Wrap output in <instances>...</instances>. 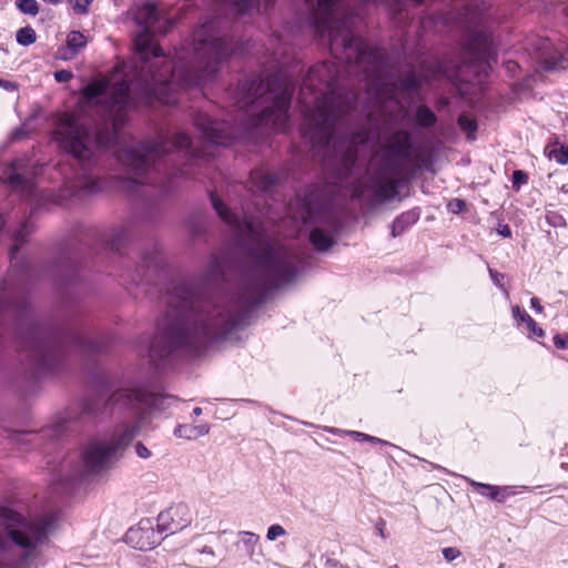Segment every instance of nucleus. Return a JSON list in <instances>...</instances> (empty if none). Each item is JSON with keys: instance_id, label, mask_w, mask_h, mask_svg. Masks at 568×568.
I'll return each instance as SVG.
<instances>
[{"instance_id": "nucleus-1", "label": "nucleus", "mask_w": 568, "mask_h": 568, "mask_svg": "<svg viewBox=\"0 0 568 568\" xmlns=\"http://www.w3.org/2000/svg\"><path fill=\"white\" fill-rule=\"evenodd\" d=\"M251 297L233 302L225 297L204 296L192 284L181 282L169 293V310L158 325V335L146 349L152 359L173 349L200 347L226 337L243 323Z\"/></svg>"}, {"instance_id": "nucleus-2", "label": "nucleus", "mask_w": 568, "mask_h": 568, "mask_svg": "<svg viewBox=\"0 0 568 568\" xmlns=\"http://www.w3.org/2000/svg\"><path fill=\"white\" fill-rule=\"evenodd\" d=\"M338 79L339 71L334 62L325 61L310 69L298 98L304 113L301 132L314 149H328L332 145L338 162V184L352 187V197L359 199L366 194L367 185L355 179L361 171L357 166V142L337 141L333 134L336 120L347 113L355 102V94L341 89Z\"/></svg>"}, {"instance_id": "nucleus-3", "label": "nucleus", "mask_w": 568, "mask_h": 568, "mask_svg": "<svg viewBox=\"0 0 568 568\" xmlns=\"http://www.w3.org/2000/svg\"><path fill=\"white\" fill-rule=\"evenodd\" d=\"M213 22L205 23L195 33V45L191 61L185 62L183 55L172 63L163 57L162 49L153 41L152 29L144 28L134 39V47L139 54L141 69L140 81L144 83V93L168 102L163 94L171 87L199 85L212 77L219 64L230 55L226 40L215 36Z\"/></svg>"}, {"instance_id": "nucleus-4", "label": "nucleus", "mask_w": 568, "mask_h": 568, "mask_svg": "<svg viewBox=\"0 0 568 568\" xmlns=\"http://www.w3.org/2000/svg\"><path fill=\"white\" fill-rule=\"evenodd\" d=\"M60 521V511L24 516L0 506V568H30Z\"/></svg>"}, {"instance_id": "nucleus-5", "label": "nucleus", "mask_w": 568, "mask_h": 568, "mask_svg": "<svg viewBox=\"0 0 568 568\" xmlns=\"http://www.w3.org/2000/svg\"><path fill=\"white\" fill-rule=\"evenodd\" d=\"M211 201L219 216L234 230L237 236L256 241L254 256L270 286L277 287L290 283L296 276L297 257L287 248L264 237L260 232V224L253 216L244 214L241 220L215 195H211Z\"/></svg>"}, {"instance_id": "nucleus-6", "label": "nucleus", "mask_w": 568, "mask_h": 568, "mask_svg": "<svg viewBox=\"0 0 568 568\" xmlns=\"http://www.w3.org/2000/svg\"><path fill=\"white\" fill-rule=\"evenodd\" d=\"M483 0H468L464 3V84L471 82L466 75L473 74L476 83L481 84L495 59V48L488 18Z\"/></svg>"}, {"instance_id": "nucleus-7", "label": "nucleus", "mask_w": 568, "mask_h": 568, "mask_svg": "<svg viewBox=\"0 0 568 568\" xmlns=\"http://www.w3.org/2000/svg\"><path fill=\"white\" fill-rule=\"evenodd\" d=\"M293 84L278 77L258 80L241 85L242 97L237 103L241 108H265L251 119L252 126H270L285 130L288 121V108L293 95Z\"/></svg>"}, {"instance_id": "nucleus-8", "label": "nucleus", "mask_w": 568, "mask_h": 568, "mask_svg": "<svg viewBox=\"0 0 568 568\" xmlns=\"http://www.w3.org/2000/svg\"><path fill=\"white\" fill-rule=\"evenodd\" d=\"M139 432L138 423L120 425L110 436L88 444L81 454L83 469L68 475L62 480V486L74 489L84 483L87 473L97 474L111 467L118 459L119 453L133 440Z\"/></svg>"}, {"instance_id": "nucleus-9", "label": "nucleus", "mask_w": 568, "mask_h": 568, "mask_svg": "<svg viewBox=\"0 0 568 568\" xmlns=\"http://www.w3.org/2000/svg\"><path fill=\"white\" fill-rule=\"evenodd\" d=\"M191 145V139L183 132L174 134L172 139L160 138L148 144L124 149L118 158L128 166L130 176L123 181L122 187L128 192H135L138 185L149 183L148 174L155 169L158 162L168 153Z\"/></svg>"}, {"instance_id": "nucleus-10", "label": "nucleus", "mask_w": 568, "mask_h": 568, "mask_svg": "<svg viewBox=\"0 0 568 568\" xmlns=\"http://www.w3.org/2000/svg\"><path fill=\"white\" fill-rule=\"evenodd\" d=\"M410 156V134L398 131L392 135L379 172L371 179V200L382 203L394 199L397 193L396 179Z\"/></svg>"}, {"instance_id": "nucleus-11", "label": "nucleus", "mask_w": 568, "mask_h": 568, "mask_svg": "<svg viewBox=\"0 0 568 568\" xmlns=\"http://www.w3.org/2000/svg\"><path fill=\"white\" fill-rule=\"evenodd\" d=\"M59 148L70 154L87 171L93 163L100 140L73 113L61 116L54 131Z\"/></svg>"}, {"instance_id": "nucleus-12", "label": "nucleus", "mask_w": 568, "mask_h": 568, "mask_svg": "<svg viewBox=\"0 0 568 568\" xmlns=\"http://www.w3.org/2000/svg\"><path fill=\"white\" fill-rule=\"evenodd\" d=\"M82 97L92 100L105 95V106L113 114V128L118 131L124 123V113L130 105L129 83L113 75L110 80H94L81 90Z\"/></svg>"}, {"instance_id": "nucleus-13", "label": "nucleus", "mask_w": 568, "mask_h": 568, "mask_svg": "<svg viewBox=\"0 0 568 568\" xmlns=\"http://www.w3.org/2000/svg\"><path fill=\"white\" fill-rule=\"evenodd\" d=\"M163 532L151 519H142L136 527L126 531L125 541L139 550L146 551L160 545Z\"/></svg>"}, {"instance_id": "nucleus-14", "label": "nucleus", "mask_w": 568, "mask_h": 568, "mask_svg": "<svg viewBox=\"0 0 568 568\" xmlns=\"http://www.w3.org/2000/svg\"><path fill=\"white\" fill-rule=\"evenodd\" d=\"M172 397L162 394L151 393L141 387L121 388L110 398L113 405L134 406V403L144 404L151 408H162L165 400Z\"/></svg>"}, {"instance_id": "nucleus-15", "label": "nucleus", "mask_w": 568, "mask_h": 568, "mask_svg": "<svg viewBox=\"0 0 568 568\" xmlns=\"http://www.w3.org/2000/svg\"><path fill=\"white\" fill-rule=\"evenodd\" d=\"M192 520L191 511L186 504L180 501L158 516V526L162 531L174 534L186 527Z\"/></svg>"}, {"instance_id": "nucleus-16", "label": "nucleus", "mask_w": 568, "mask_h": 568, "mask_svg": "<svg viewBox=\"0 0 568 568\" xmlns=\"http://www.w3.org/2000/svg\"><path fill=\"white\" fill-rule=\"evenodd\" d=\"M134 19L138 24L159 31V33H166L172 27V22L169 19H162L160 11L154 3H143L136 6L134 9Z\"/></svg>"}, {"instance_id": "nucleus-17", "label": "nucleus", "mask_w": 568, "mask_h": 568, "mask_svg": "<svg viewBox=\"0 0 568 568\" xmlns=\"http://www.w3.org/2000/svg\"><path fill=\"white\" fill-rule=\"evenodd\" d=\"M195 125L202 131L203 138L210 143L222 145L229 143L232 139L225 122L212 120L206 114H199L195 118Z\"/></svg>"}, {"instance_id": "nucleus-18", "label": "nucleus", "mask_w": 568, "mask_h": 568, "mask_svg": "<svg viewBox=\"0 0 568 568\" xmlns=\"http://www.w3.org/2000/svg\"><path fill=\"white\" fill-rule=\"evenodd\" d=\"M470 484L477 487L476 493L483 497H510L515 495L532 493L527 486H490L484 484H475L474 481H470Z\"/></svg>"}, {"instance_id": "nucleus-19", "label": "nucleus", "mask_w": 568, "mask_h": 568, "mask_svg": "<svg viewBox=\"0 0 568 568\" xmlns=\"http://www.w3.org/2000/svg\"><path fill=\"white\" fill-rule=\"evenodd\" d=\"M88 43L87 37L80 31H71L67 37V45L58 50V58L73 59Z\"/></svg>"}, {"instance_id": "nucleus-20", "label": "nucleus", "mask_w": 568, "mask_h": 568, "mask_svg": "<svg viewBox=\"0 0 568 568\" xmlns=\"http://www.w3.org/2000/svg\"><path fill=\"white\" fill-rule=\"evenodd\" d=\"M513 317L517 322L518 325L524 324L529 335L536 337H542L545 332L541 327L537 325L535 320L524 310H521L518 305L511 307Z\"/></svg>"}, {"instance_id": "nucleus-21", "label": "nucleus", "mask_w": 568, "mask_h": 568, "mask_svg": "<svg viewBox=\"0 0 568 568\" xmlns=\"http://www.w3.org/2000/svg\"><path fill=\"white\" fill-rule=\"evenodd\" d=\"M32 230L33 225L29 221H26L20 225V227L17 231H14L12 235L14 244L10 248L11 258L14 257V255L19 251V245L26 241L27 236L32 232Z\"/></svg>"}, {"instance_id": "nucleus-22", "label": "nucleus", "mask_w": 568, "mask_h": 568, "mask_svg": "<svg viewBox=\"0 0 568 568\" xmlns=\"http://www.w3.org/2000/svg\"><path fill=\"white\" fill-rule=\"evenodd\" d=\"M417 220V216L415 213L413 212H406V213H403L402 215H399L394 222H393V225H392V235L395 237V236H398L400 235L405 230L406 227H408L409 225H412L413 223H415Z\"/></svg>"}, {"instance_id": "nucleus-23", "label": "nucleus", "mask_w": 568, "mask_h": 568, "mask_svg": "<svg viewBox=\"0 0 568 568\" xmlns=\"http://www.w3.org/2000/svg\"><path fill=\"white\" fill-rule=\"evenodd\" d=\"M210 427L207 425L201 426H179L175 428L174 434L178 437H184L187 439L204 436L209 433Z\"/></svg>"}, {"instance_id": "nucleus-24", "label": "nucleus", "mask_w": 568, "mask_h": 568, "mask_svg": "<svg viewBox=\"0 0 568 568\" xmlns=\"http://www.w3.org/2000/svg\"><path fill=\"white\" fill-rule=\"evenodd\" d=\"M311 243L318 251H326L333 245V240L331 236L325 234L320 229H314L310 234Z\"/></svg>"}, {"instance_id": "nucleus-25", "label": "nucleus", "mask_w": 568, "mask_h": 568, "mask_svg": "<svg viewBox=\"0 0 568 568\" xmlns=\"http://www.w3.org/2000/svg\"><path fill=\"white\" fill-rule=\"evenodd\" d=\"M546 155L549 160H555L558 164L565 165L568 163V146L565 145H548L545 149Z\"/></svg>"}, {"instance_id": "nucleus-26", "label": "nucleus", "mask_w": 568, "mask_h": 568, "mask_svg": "<svg viewBox=\"0 0 568 568\" xmlns=\"http://www.w3.org/2000/svg\"><path fill=\"white\" fill-rule=\"evenodd\" d=\"M241 542L245 554L253 559L258 542V536L250 531H241Z\"/></svg>"}, {"instance_id": "nucleus-27", "label": "nucleus", "mask_w": 568, "mask_h": 568, "mask_svg": "<svg viewBox=\"0 0 568 568\" xmlns=\"http://www.w3.org/2000/svg\"><path fill=\"white\" fill-rule=\"evenodd\" d=\"M34 356L43 366H50L51 348L43 342H37L33 347Z\"/></svg>"}, {"instance_id": "nucleus-28", "label": "nucleus", "mask_w": 568, "mask_h": 568, "mask_svg": "<svg viewBox=\"0 0 568 568\" xmlns=\"http://www.w3.org/2000/svg\"><path fill=\"white\" fill-rule=\"evenodd\" d=\"M436 121L433 111L427 106H419L416 111V122L422 126H430Z\"/></svg>"}, {"instance_id": "nucleus-29", "label": "nucleus", "mask_w": 568, "mask_h": 568, "mask_svg": "<svg viewBox=\"0 0 568 568\" xmlns=\"http://www.w3.org/2000/svg\"><path fill=\"white\" fill-rule=\"evenodd\" d=\"M222 274V262L219 257L214 256L210 260L205 270V281L216 280Z\"/></svg>"}, {"instance_id": "nucleus-30", "label": "nucleus", "mask_w": 568, "mask_h": 568, "mask_svg": "<svg viewBox=\"0 0 568 568\" xmlns=\"http://www.w3.org/2000/svg\"><path fill=\"white\" fill-rule=\"evenodd\" d=\"M258 0H233V10L237 14L250 13L254 8L258 7Z\"/></svg>"}, {"instance_id": "nucleus-31", "label": "nucleus", "mask_w": 568, "mask_h": 568, "mask_svg": "<svg viewBox=\"0 0 568 568\" xmlns=\"http://www.w3.org/2000/svg\"><path fill=\"white\" fill-rule=\"evenodd\" d=\"M17 42L21 45H30L36 39V31L31 27L21 28L16 36Z\"/></svg>"}, {"instance_id": "nucleus-32", "label": "nucleus", "mask_w": 568, "mask_h": 568, "mask_svg": "<svg viewBox=\"0 0 568 568\" xmlns=\"http://www.w3.org/2000/svg\"><path fill=\"white\" fill-rule=\"evenodd\" d=\"M17 8L24 14L37 16L39 6L37 0H17Z\"/></svg>"}, {"instance_id": "nucleus-33", "label": "nucleus", "mask_w": 568, "mask_h": 568, "mask_svg": "<svg viewBox=\"0 0 568 568\" xmlns=\"http://www.w3.org/2000/svg\"><path fill=\"white\" fill-rule=\"evenodd\" d=\"M545 219L546 222L552 227H564L566 225L565 217L555 211H547Z\"/></svg>"}, {"instance_id": "nucleus-34", "label": "nucleus", "mask_w": 568, "mask_h": 568, "mask_svg": "<svg viewBox=\"0 0 568 568\" xmlns=\"http://www.w3.org/2000/svg\"><path fill=\"white\" fill-rule=\"evenodd\" d=\"M489 272V276H490V280L493 281V283L506 295L508 296V290L507 287L505 286L504 284V278H505V275L503 273H499L498 271L496 270H493V268H489L488 270Z\"/></svg>"}, {"instance_id": "nucleus-35", "label": "nucleus", "mask_w": 568, "mask_h": 568, "mask_svg": "<svg viewBox=\"0 0 568 568\" xmlns=\"http://www.w3.org/2000/svg\"><path fill=\"white\" fill-rule=\"evenodd\" d=\"M463 125H464V133H466L467 139L469 141H475L476 140L475 133L477 131V123H476V121L470 120V119H468V118H466L464 115Z\"/></svg>"}, {"instance_id": "nucleus-36", "label": "nucleus", "mask_w": 568, "mask_h": 568, "mask_svg": "<svg viewBox=\"0 0 568 568\" xmlns=\"http://www.w3.org/2000/svg\"><path fill=\"white\" fill-rule=\"evenodd\" d=\"M345 434L352 436L356 440H368V442H372V443L386 444V442H384V440H382V439H379L377 437H373L371 435H367V434H364V433H361V432H356V430H347V432H345Z\"/></svg>"}, {"instance_id": "nucleus-37", "label": "nucleus", "mask_w": 568, "mask_h": 568, "mask_svg": "<svg viewBox=\"0 0 568 568\" xmlns=\"http://www.w3.org/2000/svg\"><path fill=\"white\" fill-rule=\"evenodd\" d=\"M77 13H87L92 0H69Z\"/></svg>"}, {"instance_id": "nucleus-38", "label": "nucleus", "mask_w": 568, "mask_h": 568, "mask_svg": "<svg viewBox=\"0 0 568 568\" xmlns=\"http://www.w3.org/2000/svg\"><path fill=\"white\" fill-rule=\"evenodd\" d=\"M285 535V529L280 526V525H272L268 529H267V534H266V538L268 540H275L277 539L278 537Z\"/></svg>"}, {"instance_id": "nucleus-39", "label": "nucleus", "mask_w": 568, "mask_h": 568, "mask_svg": "<svg viewBox=\"0 0 568 568\" xmlns=\"http://www.w3.org/2000/svg\"><path fill=\"white\" fill-rule=\"evenodd\" d=\"M528 181V175L526 172L521 170H516L513 173V184L514 186H520L521 184H526Z\"/></svg>"}, {"instance_id": "nucleus-40", "label": "nucleus", "mask_w": 568, "mask_h": 568, "mask_svg": "<svg viewBox=\"0 0 568 568\" xmlns=\"http://www.w3.org/2000/svg\"><path fill=\"white\" fill-rule=\"evenodd\" d=\"M13 310L14 305L7 295L0 298V314L13 312Z\"/></svg>"}, {"instance_id": "nucleus-41", "label": "nucleus", "mask_w": 568, "mask_h": 568, "mask_svg": "<svg viewBox=\"0 0 568 568\" xmlns=\"http://www.w3.org/2000/svg\"><path fill=\"white\" fill-rule=\"evenodd\" d=\"M80 187L85 189L88 192H95L98 190L97 182L87 176V172L84 173V181L80 183Z\"/></svg>"}, {"instance_id": "nucleus-42", "label": "nucleus", "mask_w": 568, "mask_h": 568, "mask_svg": "<svg viewBox=\"0 0 568 568\" xmlns=\"http://www.w3.org/2000/svg\"><path fill=\"white\" fill-rule=\"evenodd\" d=\"M554 344L557 348H568V334H558L554 337Z\"/></svg>"}, {"instance_id": "nucleus-43", "label": "nucleus", "mask_w": 568, "mask_h": 568, "mask_svg": "<svg viewBox=\"0 0 568 568\" xmlns=\"http://www.w3.org/2000/svg\"><path fill=\"white\" fill-rule=\"evenodd\" d=\"M443 555L447 561H452L460 555V551L457 548L448 547L443 549Z\"/></svg>"}, {"instance_id": "nucleus-44", "label": "nucleus", "mask_w": 568, "mask_h": 568, "mask_svg": "<svg viewBox=\"0 0 568 568\" xmlns=\"http://www.w3.org/2000/svg\"><path fill=\"white\" fill-rule=\"evenodd\" d=\"M72 77H73L72 72L68 71V70H59V71H55V73H54V79L61 83L69 81Z\"/></svg>"}, {"instance_id": "nucleus-45", "label": "nucleus", "mask_w": 568, "mask_h": 568, "mask_svg": "<svg viewBox=\"0 0 568 568\" xmlns=\"http://www.w3.org/2000/svg\"><path fill=\"white\" fill-rule=\"evenodd\" d=\"M135 453L140 458L143 459H146L151 456V452L142 443H138L135 445Z\"/></svg>"}, {"instance_id": "nucleus-46", "label": "nucleus", "mask_w": 568, "mask_h": 568, "mask_svg": "<svg viewBox=\"0 0 568 568\" xmlns=\"http://www.w3.org/2000/svg\"><path fill=\"white\" fill-rule=\"evenodd\" d=\"M497 233L505 239L511 237V230L507 224L499 223L497 226Z\"/></svg>"}, {"instance_id": "nucleus-47", "label": "nucleus", "mask_w": 568, "mask_h": 568, "mask_svg": "<svg viewBox=\"0 0 568 568\" xmlns=\"http://www.w3.org/2000/svg\"><path fill=\"white\" fill-rule=\"evenodd\" d=\"M375 528L378 532V535L385 539L386 538V535H385V529H386V521L382 518H379L375 525Z\"/></svg>"}, {"instance_id": "nucleus-48", "label": "nucleus", "mask_w": 568, "mask_h": 568, "mask_svg": "<svg viewBox=\"0 0 568 568\" xmlns=\"http://www.w3.org/2000/svg\"><path fill=\"white\" fill-rule=\"evenodd\" d=\"M448 206L453 213H459L462 212V200L456 199L453 202H450Z\"/></svg>"}, {"instance_id": "nucleus-49", "label": "nucleus", "mask_w": 568, "mask_h": 568, "mask_svg": "<svg viewBox=\"0 0 568 568\" xmlns=\"http://www.w3.org/2000/svg\"><path fill=\"white\" fill-rule=\"evenodd\" d=\"M530 306L537 313H542V311H544V307L541 306L540 301L537 297L530 298Z\"/></svg>"}, {"instance_id": "nucleus-50", "label": "nucleus", "mask_w": 568, "mask_h": 568, "mask_svg": "<svg viewBox=\"0 0 568 568\" xmlns=\"http://www.w3.org/2000/svg\"><path fill=\"white\" fill-rule=\"evenodd\" d=\"M0 87L4 88L6 90H14L16 89L14 83L7 81V80H2V79H0Z\"/></svg>"}, {"instance_id": "nucleus-51", "label": "nucleus", "mask_w": 568, "mask_h": 568, "mask_svg": "<svg viewBox=\"0 0 568 568\" xmlns=\"http://www.w3.org/2000/svg\"><path fill=\"white\" fill-rule=\"evenodd\" d=\"M197 552L207 555L211 558H214V556H215L214 550L207 546H204L202 549L197 550Z\"/></svg>"}, {"instance_id": "nucleus-52", "label": "nucleus", "mask_w": 568, "mask_h": 568, "mask_svg": "<svg viewBox=\"0 0 568 568\" xmlns=\"http://www.w3.org/2000/svg\"><path fill=\"white\" fill-rule=\"evenodd\" d=\"M9 181L13 185H18L22 182V178L19 174H11Z\"/></svg>"}, {"instance_id": "nucleus-53", "label": "nucleus", "mask_w": 568, "mask_h": 568, "mask_svg": "<svg viewBox=\"0 0 568 568\" xmlns=\"http://www.w3.org/2000/svg\"><path fill=\"white\" fill-rule=\"evenodd\" d=\"M417 85V81L414 77H412L410 79H408V83H407V88L409 89H413Z\"/></svg>"}, {"instance_id": "nucleus-54", "label": "nucleus", "mask_w": 568, "mask_h": 568, "mask_svg": "<svg viewBox=\"0 0 568 568\" xmlns=\"http://www.w3.org/2000/svg\"><path fill=\"white\" fill-rule=\"evenodd\" d=\"M560 191L562 193H568V182L561 185Z\"/></svg>"}, {"instance_id": "nucleus-55", "label": "nucleus", "mask_w": 568, "mask_h": 568, "mask_svg": "<svg viewBox=\"0 0 568 568\" xmlns=\"http://www.w3.org/2000/svg\"><path fill=\"white\" fill-rule=\"evenodd\" d=\"M193 414H194V415H196V416H199V415H201V414H202V409H201L200 407H195V408L193 409Z\"/></svg>"}, {"instance_id": "nucleus-56", "label": "nucleus", "mask_w": 568, "mask_h": 568, "mask_svg": "<svg viewBox=\"0 0 568 568\" xmlns=\"http://www.w3.org/2000/svg\"><path fill=\"white\" fill-rule=\"evenodd\" d=\"M44 2H48V3H51V4H58L60 3L62 0H43Z\"/></svg>"}, {"instance_id": "nucleus-57", "label": "nucleus", "mask_w": 568, "mask_h": 568, "mask_svg": "<svg viewBox=\"0 0 568 568\" xmlns=\"http://www.w3.org/2000/svg\"><path fill=\"white\" fill-rule=\"evenodd\" d=\"M508 64H509V69H511V70L517 67V63H515V62H508Z\"/></svg>"}, {"instance_id": "nucleus-58", "label": "nucleus", "mask_w": 568, "mask_h": 568, "mask_svg": "<svg viewBox=\"0 0 568 568\" xmlns=\"http://www.w3.org/2000/svg\"><path fill=\"white\" fill-rule=\"evenodd\" d=\"M456 122H457L458 125H462V114L457 116Z\"/></svg>"}, {"instance_id": "nucleus-59", "label": "nucleus", "mask_w": 568, "mask_h": 568, "mask_svg": "<svg viewBox=\"0 0 568 568\" xmlns=\"http://www.w3.org/2000/svg\"><path fill=\"white\" fill-rule=\"evenodd\" d=\"M328 432H331L332 434H337L338 433V430L334 429V428H329Z\"/></svg>"}, {"instance_id": "nucleus-60", "label": "nucleus", "mask_w": 568, "mask_h": 568, "mask_svg": "<svg viewBox=\"0 0 568 568\" xmlns=\"http://www.w3.org/2000/svg\"><path fill=\"white\" fill-rule=\"evenodd\" d=\"M547 44H544L542 47H538L537 50L546 49Z\"/></svg>"}, {"instance_id": "nucleus-61", "label": "nucleus", "mask_w": 568, "mask_h": 568, "mask_svg": "<svg viewBox=\"0 0 568 568\" xmlns=\"http://www.w3.org/2000/svg\"><path fill=\"white\" fill-rule=\"evenodd\" d=\"M182 433H183L184 435H186V434H191V432H190V430H185V429H183V430H182Z\"/></svg>"}]
</instances>
